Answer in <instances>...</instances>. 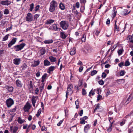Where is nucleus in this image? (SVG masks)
<instances>
[{
    "instance_id": "44",
    "label": "nucleus",
    "mask_w": 133,
    "mask_h": 133,
    "mask_svg": "<svg viewBox=\"0 0 133 133\" xmlns=\"http://www.w3.org/2000/svg\"><path fill=\"white\" fill-rule=\"evenodd\" d=\"M40 6L39 5H38L36 6L35 8V11H38L39 9Z\"/></svg>"
},
{
    "instance_id": "19",
    "label": "nucleus",
    "mask_w": 133,
    "mask_h": 133,
    "mask_svg": "<svg viewBox=\"0 0 133 133\" xmlns=\"http://www.w3.org/2000/svg\"><path fill=\"white\" fill-rule=\"evenodd\" d=\"M59 8L62 10H64L65 8V6L63 3L61 2L59 4Z\"/></svg>"
},
{
    "instance_id": "48",
    "label": "nucleus",
    "mask_w": 133,
    "mask_h": 133,
    "mask_svg": "<svg viewBox=\"0 0 133 133\" xmlns=\"http://www.w3.org/2000/svg\"><path fill=\"white\" fill-rule=\"evenodd\" d=\"M107 76V74L104 72H103L102 73V77L103 78H105Z\"/></svg>"
},
{
    "instance_id": "36",
    "label": "nucleus",
    "mask_w": 133,
    "mask_h": 133,
    "mask_svg": "<svg viewBox=\"0 0 133 133\" xmlns=\"http://www.w3.org/2000/svg\"><path fill=\"white\" fill-rule=\"evenodd\" d=\"M27 65L26 63H24L21 66V68L22 69H24L27 68Z\"/></svg>"
},
{
    "instance_id": "13",
    "label": "nucleus",
    "mask_w": 133,
    "mask_h": 133,
    "mask_svg": "<svg viewBox=\"0 0 133 133\" xmlns=\"http://www.w3.org/2000/svg\"><path fill=\"white\" fill-rule=\"evenodd\" d=\"M18 130V128L16 127H15L14 128H12V127L11 126L10 128V130L13 133H15Z\"/></svg>"
},
{
    "instance_id": "9",
    "label": "nucleus",
    "mask_w": 133,
    "mask_h": 133,
    "mask_svg": "<svg viewBox=\"0 0 133 133\" xmlns=\"http://www.w3.org/2000/svg\"><path fill=\"white\" fill-rule=\"evenodd\" d=\"M17 39L16 38H14L12 39L11 41L9 43V47H10L14 44L16 42Z\"/></svg>"
},
{
    "instance_id": "6",
    "label": "nucleus",
    "mask_w": 133,
    "mask_h": 133,
    "mask_svg": "<svg viewBox=\"0 0 133 133\" xmlns=\"http://www.w3.org/2000/svg\"><path fill=\"white\" fill-rule=\"evenodd\" d=\"M38 98V97L37 96H33L32 97L31 99V102L32 105L34 107L35 106V103L36 102Z\"/></svg>"
},
{
    "instance_id": "64",
    "label": "nucleus",
    "mask_w": 133,
    "mask_h": 133,
    "mask_svg": "<svg viewBox=\"0 0 133 133\" xmlns=\"http://www.w3.org/2000/svg\"><path fill=\"white\" fill-rule=\"evenodd\" d=\"M116 46H115V45H114V46H112V48H111V52L113 51L116 48Z\"/></svg>"
},
{
    "instance_id": "38",
    "label": "nucleus",
    "mask_w": 133,
    "mask_h": 133,
    "mask_svg": "<svg viewBox=\"0 0 133 133\" xmlns=\"http://www.w3.org/2000/svg\"><path fill=\"white\" fill-rule=\"evenodd\" d=\"M40 16V15L39 14H37L35 15H34V19L37 20V18L39 17Z\"/></svg>"
},
{
    "instance_id": "53",
    "label": "nucleus",
    "mask_w": 133,
    "mask_h": 133,
    "mask_svg": "<svg viewBox=\"0 0 133 133\" xmlns=\"http://www.w3.org/2000/svg\"><path fill=\"white\" fill-rule=\"evenodd\" d=\"M98 83L100 85H102L104 84V82L103 80H100L99 81Z\"/></svg>"
},
{
    "instance_id": "8",
    "label": "nucleus",
    "mask_w": 133,
    "mask_h": 133,
    "mask_svg": "<svg viewBox=\"0 0 133 133\" xmlns=\"http://www.w3.org/2000/svg\"><path fill=\"white\" fill-rule=\"evenodd\" d=\"M90 125L89 124H87L85 126L84 128V131L86 133H87L88 131L90 129Z\"/></svg>"
},
{
    "instance_id": "17",
    "label": "nucleus",
    "mask_w": 133,
    "mask_h": 133,
    "mask_svg": "<svg viewBox=\"0 0 133 133\" xmlns=\"http://www.w3.org/2000/svg\"><path fill=\"white\" fill-rule=\"evenodd\" d=\"M50 62L47 59H45L44 61V66H48L50 65Z\"/></svg>"
},
{
    "instance_id": "4",
    "label": "nucleus",
    "mask_w": 133,
    "mask_h": 133,
    "mask_svg": "<svg viewBox=\"0 0 133 133\" xmlns=\"http://www.w3.org/2000/svg\"><path fill=\"white\" fill-rule=\"evenodd\" d=\"M25 20L28 22H30L33 19V17L31 14L30 13H28L25 18Z\"/></svg>"
},
{
    "instance_id": "46",
    "label": "nucleus",
    "mask_w": 133,
    "mask_h": 133,
    "mask_svg": "<svg viewBox=\"0 0 133 133\" xmlns=\"http://www.w3.org/2000/svg\"><path fill=\"white\" fill-rule=\"evenodd\" d=\"M8 35H6L5 36H4L3 38V41H5L7 40L8 38Z\"/></svg>"
},
{
    "instance_id": "40",
    "label": "nucleus",
    "mask_w": 133,
    "mask_h": 133,
    "mask_svg": "<svg viewBox=\"0 0 133 133\" xmlns=\"http://www.w3.org/2000/svg\"><path fill=\"white\" fill-rule=\"evenodd\" d=\"M125 73V72L123 70H122L120 72L119 74L121 76H123L124 75Z\"/></svg>"
},
{
    "instance_id": "49",
    "label": "nucleus",
    "mask_w": 133,
    "mask_h": 133,
    "mask_svg": "<svg viewBox=\"0 0 133 133\" xmlns=\"http://www.w3.org/2000/svg\"><path fill=\"white\" fill-rule=\"evenodd\" d=\"M4 14H8V10L7 9H6L4 10Z\"/></svg>"
},
{
    "instance_id": "20",
    "label": "nucleus",
    "mask_w": 133,
    "mask_h": 133,
    "mask_svg": "<svg viewBox=\"0 0 133 133\" xmlns=\"http://www.w3.org/2000/svg\"><path fill=\"white\" fill-rule=\"evenodd\" d=\"M54 20L52 19H48L46 21V23L47 24H51L54 22Z\"/></svg>"
},
{
    "instance_id": "41",
    "label": "nucleus",
    "mask_w": 133,
    "mask_h": 133,
    "mask_svg": "<svg viewBox=\"0 0 133 133\" xmlns=\"http://www.w3.org/2000/svg\"><path fill=\"white\" fill-rule=\"evenodd\" d=\"M113 10H114V12L112 14V16H113V17L114 18L115 17V16L116 15V13H117V11H115V8L114 7V8H113Z\"/></svg>"
},
{
    "instance_id": "32",
    "label": "nucleus",
    "mask_w": 133,
    "mask_h": 133,
    "mask_svg": "<svg viewBox=\"0 0 133 133\" xmlns=\"http://www.w3.org/2000/svg\"><path fill=\"white\" fill-rule=\"evenodd\" d=\"M42 112V109H41L40 108L39 109L37 113L36 114V116L38 117L39 116V115H40V114H41Z\"/></svg>"
},
{
    "instance_id": "58",
    "label": "nucleus",
    "mask_w": 133,
    "mask_h": 133,
    "mask_svg": "<svg viewBox=\"0 0 133 133\" xmlns=\"http://www.w3.org/2000/svg\"><path fill=\"white\" fill-rule=\"evenodd\" d=\"M99 104H98L95 107V109H94L95 111L98 109L99 108Z\"/></svg>"
},
{
    "instance_id": "30",
    "label": "nucleus",
    "mask_w": 133,
    "mask_h": 133,
    "mask_svg": "<svg viewBox=\"0 0 133 133\" xmlns=\"http://www.w3.org/2000/svg\"><path fill=\"white\" fill-rule=\"evenodd\" d=\"M128 10H124L123 14L125 16L129 14L130 12V11L129 12H128Z\"/></svg>"
},
{
    "instance_id": "56",
    "label": "nucleus",
    "mask_w": 133,
    "mask_h": 133,
    "mask_svg": "<svg viewBox=\"0 0 133 133\" xmlns=\"http://www.w3.org/2000/svg\"><path fill=\"white\" fill-rule=\"evenodd\" d=\"M41 130L43 131H46L47 130V129L45 126H43L42 127V128L41 129Z\"/></svg>"
},
{
    "instance_id": "63",
    "label": "nucleus",
    "mask_w": 133,
    "mask_h": 133,
    "mask_svg": "<svg viewBox=\"0 0 133 133\" xmlns=\"http://www.w3.org/2000/svg\"><path fill=\"white\" fill-rule=\"evenodd\" d=\"M124 63L123 62H121L119 63L118 65L120 67H121L123 65Z\"/></svg>"
},
{
    "instance_id": "57",
    "label": "nucleus",
    "mask_w": 133,
    "mask_h": 133,
    "mask_svg": "<svg viewBox=\"0 0 133 133\" xmlns=\"http://www.w3.org/2000/svg\"><path fill=\"white\" fill-rule=\"evenodd\" d=\"M82 94L83 95H85L86 94V91L84 89H82Z\"/></svg>"
},
{
    "instance_id": "18",
    "label": "nucleus",
    "mask_w": 133,
    "mask_h": 133,
    "mask_svg": "<svg viewBox=\"0 0 133 133\" xmlns=\"http://www.w3.org/2000/svg\"><path fill=\"white\" fill-rule=\"evenodd\" d=\"M14 103V100L11 98H9V107H10Z\"/></svg>"
},
{
    "instance_id": "29",
    "label": "nucleus",
    "mask_w": 133,
    "mask_h": 133,
    "mask_svg": "<svg viewBox=\"0 0 133 133\" xmlns=\"http://www.w3.org/2000/svg\"><path fill=\"white\" fill-rule=\"evenodd\" d=\"M133 99V96L130 95L128 98L127 102L128 103L130 102Z\"/></svg>"
},
{
    "instance_id": "35",
    "label": "nucleus",
    "mask_w": 133,
    "mask_h": 133,
    "mask_svg": "<svg viewBox=\"0 0 133 133\" xmlns=\"http://www.w3.org/2000/svg\"><path fill=\"white\" fill-rule=\"evenodd\" d=\"M16 110V108L15 107L14 108H13L9 112V113L10 114H13V113L15 112Z\"/></svg>"
},
{
    "instance_id": "52",
    "label": "nucleus",
    "mask_w": 133,
    "mask_h": 133,
    "mask_svg": "<svg viewBox=\"0 0 133 133\" xmlns=\"http://www.w3.org/2000/svg\"><path fill=\"white\" fill-rule=\"evenodd\" d=\"M74 12L76 15H79L80 14V13L78 12L77 10H75V11H74Z\"/></svg>"
},
{
    "instance_id": "24",
    "label": "nucleus",
    "mask_w": 133,
    "mask_h": 133,
    "mask_svg": "<svg viewBox=\"0 0 133 133\" xmlns=\"http://www.w3.org/2000/svg\"><path fill=\"white\" fill-rule=\"evenodd\" d=\"M114 30L115 31H119V29L118 27L116 25V21L115 22V26L114 28Z\"/></svg>"
},
{
    "instance_id": "12",
    "label": "nucleus",
    "mask_w": 133,
    "mask_h": 133,
    "mask_svg": "<svg viewBox=\"0 0 133 133\" xmlns=\"http://www.w3.org/2000/svg\"><path fill=\"white\" fill-rule=\"evenodd\" d=\"M76 52V49L75 47L72 48L70 51V54L71 55H73L75 54Z\"/></svg>"
},
{
    "instance_id": "37",
    "label": "nucleus",
    "mask_w": 133,
    "mask_h": 133,
    "mask_svg": "<svg viewBox=\"0 0 133 133\" xmlns=\"http://www.w3.org/2000/svg\"><path fill=\"white\" fill-rule=\"evenodd\" d=\"M97 73V71L96 70H94L92 71L91 73V75L92 76H93L96 74Z\"/></svg>"
},
{
    "instance_id": "23",
    "label": "nucleus",
    "mask_w": 133,
    "mask_h": 133,
    "mask_svg": "<svg viewBox=\"0 0 133 133\" xmlns=\"http://www.w3.org/2000/svg\"><path fill=\"white\" fill-rule=\"evenodd\" d=\"M47 75V74L45 73L42 76V80L41 81L42 82H43L44 81Z\"/></svg>"
},
{
    "instance_id": "28",
    "label": "nucleus",
    "mask_w": 133,
    "mask_h": 133,
    "mask_svg": "<svg viewBox=\"0 0 133 133\" xmlns=\"http://www.w3.org/2000/svg\"><path fill=\"white\" fill-rule=\"evenodd\" d=\"M34 4L33 3H32L30 5V8L29 9L30 11L31 12L33 10L34 8Z\"/></svg>"
},
{
    "instance_id": "31",
    "label": "nucleus",
    "mask_w": 133,
    "mask_h": 133,
    "mask_svg": "<svg viewBox=\"0 0 133 133\" xmlns=\"http://www.w3.org/2000/svg\"><path fill=\"white\" fill-rule=\"evenodd\" d=\"M86 35L85 34H84L83 35L81 39L82 41L83 42H84L85 41L86 39Z\"/></svg>"
},
{
    "instance_id": "51",
    "label": "nucleus",
    "mask_w": 133,
    "mask_h": 133,
    "mask_svg": "<svg viewBox=\"0 0 133 133\" xmlns=\"http://www.w3.org/2000/svg\"><path fill=\"white\" fill-rule=\"evenodd\" d=\"M84 9V6H81L80 8L81 12H83Z\"/></svg>"
},
{
    "instance_id": "33",
    "label": "nucleus",
    "mask_w": 133,
    "mask_h": 133,
    "mask_svg": "<svg viewBox=\"0 0 133 133\" xmlns=\"http://www.w3.org/2000/svg\"><path fill=\"white\" fill-rule=\"evenodd\" d=\"M79 101H78V99L75 102V104L76 105V109H78L79 107Z\"/></svg>"
},
{
    "instance_id": "25",
    "label": "nucleus",
    "mask_w": 133,
    "mask_h": 133,
    "mask_svg": "<svg viewBox=\"0 0 133 133\" xmlns=\"http://www.w3.org/2000/svg\"><path fill=\"white\" fill-rule=\"evenodd\" d=\"M66 92H68L69 93V94H71L73 93V90L72 89H71L69 88H67V90Z\"/></svg>"
},
{
    "instance_id": "47",
    "label": "nucleus",
    "mask_w": 133,
    "mask_h": 133,
    "mask_svg": "<svg viewBox=\"0 0 133 133\" xmlns=\"http://www.w3.org/2000/svg\"><path fill=\"white\" fill-rule=\"evenodd\" d=\"M44 86V84H42L41 86H40L39 87V90L41 92H42V90L43 89Z\"/></svg>"
},
{
    "instance_id": "42",
    "label": "nucleus",
    "mask_w": 133,
    "mask_h": 133,
    "mask_svg": "<svg viewBox=\"0 0 133 133\" xmlns=\"http://www.w3.org/2000/svg\"><path fill=\"white\" fill-rule=\"evenodd\" d=\"M95 94V93L94 92L92 91V90H91L90 92L89 93V96L90 97H91V96H93Z\"/></svg>"
},
{
    "instance_id": "11",
    "label": "nucleus",
    "mask_w": 133,
    "mask_h": 133,
    "mask_svg": "<svg viewBox=\"0 0 133 133\" xmlns=\"http://www.w3.org/2000/svg\"><path fill=\"white\" fill-rule=\"evenodd\" d=\"M14 63L16 65H19L20 63L21 60L19 58H15L14 59Z\"/></svg>"
},
{
    "instance_id": "5",
    "label": "nucleus",
    "mask_w": 133,
    "mask_h": 133,
    "mask_svg": "<svg viewBox=\"0 0 133 133\" xmlns=\"http://www.w3.org/2000/svg\"><path fill=\"white\" fill-rule=\"evenodd\" d=\"M31 107L29 103L27 102L24 106L23 109L25 112H28Z\"/></svg>"
},
{
    "instance_id": "34",
    "label": "nucleus",
    "mask_w": 133,
    "mask_h": 133,
    "mask_svg": "<svg viewBox=\"0 0 133 133\" xmlns=\"http://www.w3.org/2000/svg\"><path fill=\"white\" fill-rule=\"evenodd\" d=\"M129 59H127L125 62V65L126 66H129L130 64V63L129 62Z\"/></svg>"
},
{
    "instance_id": "10",
    "label": "nucleus",
    "mask_w": 133,
    "mask_h": 133,
    "mask_svg": "<svg viewBox=\"0 0 133 133\" xmlns=\"http://www.w3.org/2000/svg\"><path fill=\"white\" fill-rule=\"evenodd\" d=\"M67 35L63 32H61L60 33V37L63 39H64L67 37Z\"/></svg>"
},
{
    "instance_id": "7",
    "label": "nucleus",
    "mask_w": 133,
    "mask_h": 133,
    "mask_svg": "<svg viewBox=\"0 0 133 133\" xmlns=\"http://www.w3.org/2000/svg\"><path fill=\"white\" fill-rule=\"evenodd\" d=\"M57 25L58 24H53L49 28V29L55 31H57L58 29Z\"/></svg>"
},
{
    "instance_id": "27",
    "label": "nucleus",
    "mask_w": 133,
    "mask_h": 133,
    "mask_svg": "<svg viewBox=\"0 0 133 133\" xmlns=\"http://www.w3.org/2000/svg\"><path fill=\"white\" fill-rule=\"evenodd\" d=\"M17 121L18 123H19L22 124L24 122V120L22 119L21 118L19 117L18 118Z\"/></svg>"
},
{
    "instance_id": "43",
    "label": "nucleus",
    "mask_w": 133,
    "mask_h": 133,
    "mask_svg": "<svg viewBox=\"0 0 133 133\" xmlns=\"http://www.w3.org/2000/svg\"><path fill=\"white\" fill-rule=\"evenodd\" d=\"M55 67L54 66H51L49 68V71L50 72L53 71Z\"/></svg>"
},
{
    "instance_id": "59",
    "label": "nucleus",
    "mask_w": 133,
    "mask_h": 133,
    "mask_svg": "<svg viewBox=\"0 0 133 133\" xmlns=\"http://www.w3.org/2000/svg\"><path fill=\"white\" fill-rule=\"evenodd\" d=\"M102 97V96L101 95H98L97 96V100L98 101H99Z\"/></svg>"
},
{
    "instance_id": "2",
    "label": "nucleus",
    "mask_w": 133,
    "mask_h": 133,
    "mask_svg": "<svg viewBox=\"0 0 133 133\" xmlns=\"http://www.w3.org/2000/svg\"><path fill=\"white\" fill-rule=\"evenodd\" d=\"M60 26L64 30L67 29L69 24L67 22L65 21H62L60 23Z\"/></svg>"
},
{
    "instance_id": "22",
    "label": "nucleus",
    "mask_w": 133,
    "mask_h": 133,
    "mask_svg": "<svg viewBox=\"0 0 133 133\" xmlns=\"http://www.w3.org/2000/svg\"><path fill=\"white\" fill-rule=\"evenodd\" d=\"M45 49L42 48L40 50V54L41 55H43L45 54Z\"/></svg>"
},
{
    "instance_id": "16",
    "label": "nucleus",
    "mask_w": 133,
    "mask_h": 133,
    "mask_svg": "<svg viewBox=\"0 0 133 133\" xmlns=\"http://www.w3.org/2000/svg\"><path fill=\"white\" fill-rule=\"evenodd\" d=\"M40 63V61L39 60L34 61V63L31 65V66L35 67L38 66Z\"/></svg>"
},
{
    "instance_id": "50",
    "label": "nucleus",
    "mask_w": 133,
    "mask_h": 133,
    "mask_svg": "<svg viewBox=\"0 0 133 133\" xmlns=\"http://www.w3.org/2000/svg\"><path fill=\"white\" fill-rule=\"evenodd\" d=\"M76 7L77 8H79V7L80 4L79 2H77L76 3Z\"/></svg>"
},
{
    "instance_id": "45",
    "label": "nucleus",
    "mask_w": 133,
    "mask_h": 133,
    "mask_svg": "<svg viewBox=\"0 0 133 133\" xmlns=\"http://www.w3.org/2000/svg\"><path fill=\"white\" fill-rule=\"evenodd\" d=\"M14 88L12 86H9V92H13Z\"/></svg>"
},
{
    "instance_id": "3",
    "label": "nucleus",
    "mask_w": 133,
    "mask_h": 133,
    "mask_svg": "<svg viewBox=\"0 0 133 133\" xmlns=\"http://www.w3.org/2000/svg\"><path fill=\"white\" fill-rule=\"evenodd\" d=\"M25 44L24 43H22L21 44L18 45L14 47V48L15 51H16L21 50L25 46Z\"/></svg>"
},
{
    "instance_id": "26",
    "label": "nucleus",
    "mask_w": 133,
    "mask_h": 133,
    "mask_svg": "<svg viewBox=\"0 0 133 133\" xmlns=\"http://www.w3.org/2000/svg\"><path fill=\"white\" fill-rule=\"evenodd\" d=\"M8 0L5 1H2L1 2V4L3 5H8Z\"/></svg>"
},
{
    "instance_id": "21",
    "label": "nucleus",
    "mask_w": 133,
    "mask_h": 133,
    "mask_svg": "<svg viewBox=\"0 0 133 133\" xmlns=\"http://www.w3.org/2000/svg\"><path fill=\"white\" fill-rule=\"evenodd\" d=\"M49 58L51 62H54L56 61V58L52 56H50L49 57Z\"/></svg>"
},
{
    "instance_id": "15",
    "label": "nucleus",
    "mask_w": 133,
    "mask_h": 133,
    "mask_svg": "<svg viewBox=\"0 0 133 133\" xmlns=\"http://www.w3.org/2000/svg\"><path fill=\"white\" fill-rule=\"evenodd\" d=\"M53 42V40L52 39L45 40L43 41L44 43L45 44H49Z\"/></svg>"
},
{
    "instance_id": "39",
    "label": "nucleus",
    "mask_w": 133,
    "mask_h": 133,
    "mask_svg": "<svg viewBox=\"0 0 133 133\" xmlns=\"http://www.w3.org/2000/svg\"><path fill=\"white\" fill-rule=\"evenodd\" d=\"M80 123L81 124H84L85 123V121L84 120V119H83V118H81L80 119Z\"/></svg>"
},
{
    "instance_id": "54",
    "label": "nucleus",
    "mask_w": 133,
    "mask_h": 133,
    "mask_svg": "<svg viewBox=\"0 0 133 133\" xmlns=\"http://www.w3.org/2000/svg\"><path fill=\"white\" fill-rule=\"evenodd\" d=\"M39 89L38 88H36L35 90V93L36 94H37L38 93Z\"/></svg>"
},
{
    "instance_id": "55",
    "label": "nucleus",
    "mask_w": 133,
    "mask_h": 133,
    "mask_svg": "<svg viewBox=\"0 0 133 133\" xmlns=\"http://www.w3.org/2000/svg\"><path fill=\"white\" fill-rule=\"evenodd\" d=\"M112 126H110L109 128L107 129V131L108 132H110L112 130L111 127Z\"/></svg>"
},
{
    "instance_id": "1",
    "label": "nucleus",
    "mask_w": 133,
    "mask_h": 133,
    "mask_svg": "<svg viewBox=\"0 0 133 133\" xmlns=\"http://www.w3.org/2000/svg\"><path fill=\"white\" fill-rule=\"evenodd\" d=\"M57 2L54 0L52 1L50 4V7L49 9L50 12H53L55 10V8L57 7Z\"/></svg>"
},
{
    "instance_id": "14",
    "label": "nucleus",
    "mask_w": 133,
    "mask_h": 133,
    "mask_svg": "<svg viewBox=\"0 0 133 133\" xmlns=\"http://www.w3.org/2000/svg\"><path fill=\"white\" fill-rule=\"evenodd\" d=\"M16 83L18 87L21 88L22 87V84L21 81L18 79L16 81Z\"/></svg>"
},
{
    "instance_id": "60",
    "label": "nucleus",
    "mask_w": 133,
    "mask_h": 133,
    "mask_svg": "<svg viewBox=\"0 0 133 133\" xmlns=\"http://www.w3.org/2000/svg\"><path fill=\"white\" fill-rule=\"evenodd\" d=\"M125 123V120H123L122 122L120 123V125L121 126L123 125Z\"/></svg>"
},
{
    "instance_id": "61",
    "label": "nucleus",
    "mask_w": 133,
    "mask_h": 133,
    "mask_svg": "<svg viewBox=\"0 0 133 133\" xmlns=\"http://www.w3.org/2000/svg\"><path fill=\"white\" fill-rule=\"evenodd\" d=\"M122 52L123 50L121 49H120L118 51V55H120L122 53Z\"/></svg>"
},
{
    "instance_id": "62",
    "label": "nucleus",
    "mask_w": 133,
    "mask_h": 133,
    "mask_svg": "<svg viewBox=\"0 0 133 133\" xmlns=\"http://www.w3.org/2000/svg\"><path fill=\"white\" fill-rule=\"evenodd\" d=\"M83 66H81L79 67V71L80 72H81L82 71L83 69Z\"/></svg>"
}]
</instances>
